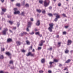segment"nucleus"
<instances>
[{"label": "nucleus", "mask_w": 73, "mask_h": 73, "mask_svg": "<svg viewBox=\"0 0 73 73\" xmlns=\"http://www.w3.org/2000/svg\"><path fill=\"white\" fill-rule=\"evenodd\" d=\"M42 13H43L44 14H45V11L43 10L42 11Z\"/></svg>", "instance_id": "c756f323"}, {"label": "nucleus", "mask_w": 73, "mask_h": 73, "mask_svg": "<svg viewBox=\"0 0 73 73\" xmlns=\"http://www.w3.org/2000/svg\"><path fill=\"white\" fill-rule=\"evenodd\" d=\"M42 2H43V1L42 0H40L39 1V3H40V4H42Z\"/></svg>", "instance_id": "412c9836"}, {"label": "nucleus", "mask_w": 73, "mask_h": 73, "mask_svg": "<svg viewBox=\"0 0 73 73\" xmlns=\"http://www.w3.org/2000/svg\"><path fill=\"white\" fill-rule=\"evenodd\" d=\"M41 41H42V42H43V44L45 42V41H44L43 40H41L40 41L41 43Z\"/></svg>", "instance_id": "ea45409f"}, {"label": "nucleus", "mask_w": 73, "mask_h": 73, "mask_svg": "<svg viewBox=\"0 0 73 73\" xmlns=\"http://www.w3.org/2000/svg\"><path fill=\"white\" fill-rule=\"evenodd\" d=\"M12 63H13V61L12 60L10 61V64H12Z\"/></svg>", "instance_id": "a18cd8bd"}, {"label": "nucleus", "mask_w": 73, "mask_h": 73, "mask_svg": "<svg viewBox=\"0 0 73 73\" xmlns=\"http://www.w3.org/2000/svg\"><path fill=\"white\" fill-rule=\"evenodd\" d=\"M56 38H58L59 37V36L57 35L56 36Z\"/></svg>", "instance_id": "680f3d73"}, {"label": "nucleus", "mask_w": 73, "mask_h": 73, "mask_svg": "<svg viewBox=\"0 0 73 73\" xmlns=\"http://www.w3.org/2000/svg\"><path fill=\"white\" fill-rule=\"evenodd\" d=\"M38 50H40V49H41V47H38Z\"/></svg>", "instance_id": "c03bdc74"}, {"label": "nucleus", "mask_w": 73, "mask_h": 73, "mask_svg": "<svg viewBox=\"0 0 73 73\" xmlns=\"http://www.w3.org/2000/svg\"><path fill=\"white\" fill-rule=\"evenodd\" d=\"M26 43L27 45H30V42L28 40H27L26 41Z\"/></svg>", "instance_id": "f8f14e48"}, {"label": "nucleus", "mask_w": 73, "mask_h": 73, "mask_svg": "<svg viewBox=\"0 0 73 73\" xmlns=\"http://www.w3.org/2000/svg\"><path fill=\"white\" fill-rule=\"evenodd\" d=\"M41 62L42 63H44L45 62V59H42L41 60Z\"/></svg>", "instance_id": "2eb2a0df"}, {"label": "nucleus", "mask_w": 73, "mask_h": 73, "mask_svg": "<svg viewBox=\"0 0 73 73\" xmlns=\"http://www.w3.org/2000/svg\"><path fill=\"white\" fill-rule=\"evenodd\" d=\"M49 9H52V7H50L49 8Z\"/></svg>", "instance_id": "5fc2aeb1"}, {"label": "nucleus", "mask_w": 73, "mask_h": 73, "mask_svg": "<svg viewBox=\"0 0 73 73\" xmlns=\"http://www.w3.org/2000/svg\"><path fill=\"white\" fill-rule=\"evenodd\" d=\"M28 24L27 25L28 27H27V31L28 32H29V28H31V25H32V22H28Z\"/></svg>", "instance_id": "7ed1b4c3"}, {"label": "nucleus", "mask_w": 73, "mask_h": 73, "mask_svg": "<svg viewBox=\"0 0 73 73\" xmlns=\"http://www.w3.org/2000/svg\"><path fill=\"white\" fill-rule=\"evenodd\" d=\"M16 43L17 44V45L18 46L20 45V44H21V42L19 41H17L16 42Z\"/></svg>", "instance_id": "0eeeda50"}, {"label": "nucleus", "mask_w": 73, "mask_h": 73, "mask_svg": "<svg viewBox=\"0 0 73 73\" xmlns=\"http://www.w3.org/2000/svg\"><path fill=\"white\" fill-rule=\"evenodd\" d=\"M72 52H73V50H72L70 51L71 53H72Z\"/></svg>", "instance_id": "e2e57ef3"}, {"label": "nucleus", "mask_w": 73, "mask_h": 73, "mask_svg": "<svg viewBox=\"0 0 73 73\" xmlns=\"http://www.w3.org/2000/svg\"><path fill=\"white\" fill-rule=\"evenodd\" d=\"M0 73H3V71H1L0 72Z\"/></svg>", "instance_id": "052dcab7"}, {"label": "nucleus", "mask_w": 73, "mask_h": 73, "mask_svg": "<svg viewBox=\"0 0 73 73\" xmlns=\"http://www.w3.org/2000/svg\"><path fill=\"white\" fill-rule=\"evenodd\" d=\"M49 4V0H45L44 2V7H46Z\"/></svg>", "instance_id": "f03ea898"}, {"label": "nucleus", "mask_w": 73, "mask_h": 73, "mask_svg": "<svg viewBox=\"0 0 73 73\" xmlns=\"http://www.w3.org/2000/svg\"><path fill=\"white\" fill-rule=\"evenodd\" d=\"M69 52V50H67L65 51V53H68Z\"/></svg>", "instance_id": "aec40b11"}, {"label": "nucleus", "mask_w": 73, "mask_h": 73, "mask_svg": "<svg viewBox=\"0 0 73 73\" xmlns=\"http://www.w3.org/2000/svg\"><path fill=\"white\" fill-rule=\"evenodd\" d=\"M1 1L2 3H3V2L4 1V0H1Z\"/></svg>", "instance_id": "603ef678"}, {"label": "nucleus", "mask_w": 73, "mask_h": 73, "mask_svg": "<svg viewBox=\"0 0 73 73\" xmlns=\"http://www.w3.org/2000/svg\"><path fill=\"white\" fill-rule=\"evenodd\" d=\"M33 52H35V49H33Z\"/></svg>", "instance_id": "338daca9"}, {"label": "nucleus", "mask_w": 73, "mask_h": 73, "mask_svg": "<svg viewBox=\"0 0 73 73\" xmlns=\"http://www.w3.org/2000/svg\"><path fill=\"white\" fill-rule=\"evenodd\" d=\"M21 35L22 36H24V34L23 33H21Z\"/></svg>", "instance_id": "3c124183"}, {"label": "nucleus", "mask_w": 73, "mask_h": 73, "mask_svg": "<svg viewBox=\"0 0 73 73\" xmlns=\"http://www.w3.org/2000/svg\"><path fill=\"white\" fill-rule=\"evenodd\" d=\"M53 63H54V62H50L49 63V64H50V65H52V64H53Z\"/></svg>", "instance_id": "f704fd0d"}, {"label": "nucleus", "mask_w": 73, "mask_h": 73, "mask_svg": "<svg viewBox=\"0 0 73 73\" xmlns=\"http://www.w3.org/2000/svg\"><path fill=\"white\" fill-rule=\"evenodd\" d=\"M66 32L65 31L63 32V35H66Z\"/></svg>", "instance_id": "72a5a7b5"}, {"label": "nucleus", "mask_w": 73, "mask_h": 73, "mask_svg": "<svg viewBox=\"0 0 73 73\" xmlns=\"http://www.w3.org/2000/svg\"><path fill=\"white\" fill-rule=\"evenodd\" d=\"M21 51L23 52V53H24L26 51L25 50H22Z\"/></svg>", "instance_id": "7c9ffc66"}, {"label": "nucleus", "mask_w": 73, "mask_h": 73, "mask_svg": "<svg viewBox=\"0 0 73 73\" xmlns=\"http://www.w3.org/2000/svg\"><path fill=\"white\" fill-rule=\"evenodd\" d=\"M23 33L24 34V35H27V33L26 32H23Z\"/></svg>", "instance_id": "09e8293b"}, {"label": "nucleus", "mask_w": 73, "mask_h": 73, "mask_svg": "<svg viewBox=\"0 0 73 73\" xmlns=\"http://www.w3.org/2000/svg\"><path fill=\"white\" fill-rule=\"evenodd\" d=\"M61 4L60 3H58V6L59 7H60V6H61Z\"/></svg>", "instance_id": "58836bf2"}, {"label": "nucleus", "mask_w": 73, "mask_h": 73, "mask_svg": "<svg viewBox=\"0 0 73 73\" xmlns=\"http://www.w3.org/2000/svg\"><path fill=\"white\" fill-rule=\"evenodd\" d=\"M64 27L65 28H68L69 27V26H66Z\"/></svg>", "instance_id": "de8ad7c7"}, {"label": "nucleus", "mask_w": 73, "mask_h": 73, "mask_svg": "<svg viewBox=\"0 0 73 73\" xmlns=\"http://www.w3.org/2000/svg\"><path fill=\"white\" fill-rule=\"evenodd\" d=\"M58 20V19H57V18H56L55 19H54V21H55L56 22V21H57Z\"/></svg>", "instance_id": "e433bc0d"}, {"label": "nucleus", "mask_w": 73, "mask_h": 73, "mask_svg": "<svg viewBox=\"0 0 73 73\" xmlns=\"http://www.w3.org/2000/svg\"><path fill=\"white\" fill-rule=\"evenodd\" d=\"M30 48H31V49H32V46H31L30 47Z\"/></svg>", "instance_id": "774afa93"}, {"label": "nucleus", "mask_w": 73, "mask_h": 73, "mask_svg": "<svg viewBox=\"0 0 73 73\" xmlns=\"http://www.w3.org/2000/svg\"><path fill=\"white\" fill-rule=\"evenodd\" d=\"M43 42H42V41H41V43H39V46H42V45H43Z\"/></svg>", "instance_id": "9b49d317"}, {"label": "nucleus", "mask_w": 73, "mask_h": 73, "mask_svg": "<svg viewBox=\"0 0 73 73\" xmlns=\"http://www.w3.org/2000/svg\"><path fill=\"white\" fill-rule=\"evenodd\" d=\"M8 18H10L11 17V16H8Z\"/></svg>", "instance_id": "0e129e2a"}, {"label": "nucleus", "mask_w": 73, "mask_h": 73, "mask_svg": "<svg viewBox=\"0 0 73 73\" xmlns=\"http://www.w3.org/2000/svg\"><path fill=\"white\" fill-rule=\"evenodd\" d=\"M29 34H30V35H33V34H34V32H32L31 33H30Z\"/></svg>", "instance_id": "5701e85b"}, {"label": "nucleus", "mask_w": 73, "mask_h": 73, "mask_svg": "<svg viewBox=\"0 0 73 73\" xmlns=\"http://www.w3.org/2000/svg\"><path fill=\"white\" fill-rule=\"evenodd\" d=\"M4 31L5 32H7L8 31V29L7 28H5L4 29Z\"/></svg>", "instance_id": "f3484780"}, {"label": "nucleus", "mask_w": 73, "mask_h": 73, "mask_svg": "<svg viewBox=\"0 0 73 73\" xmlns=\"http://www.w3.org/2000/svg\"><path fill=\"white\" fill-rule=\"evenodd\" d=\"M36 11L38 13H41V10L39 9H36Z\"/></svg>", "instance_id": "1a4fd4ad"}, {"label": "nucleus", "mask_w": 73, "mask_h": 73, "mask_svg": "<svg viewBox=\"0 0 73 73\" xmlns=\"http://www.w3.org/2000/svg\"><path fill=\"white\" fill-rule=\"evenodd\" d=\"M52 47H51L50 48V49H49V50H52Z\"/></svg>", "instance_id": "bf43d9fd"}, {"label": "nucleus", "mask_w": 73, "mask_h": 73, "mask_svg": "<svg viewBox=\"0 0 73 73\" xmlns=\"http://www.w3.org/2000/svg\"><path fill=\"white\" fill-rule=\"evenodd\" d=\"M3 14H4V12H2V13H1V15H3Z\"/></svg>", "instance_id": "69168bd1"}, {"label": "nucleus", "mask_w": 73, "mask_h": 73, "mask_svg": "<svg viewBox=\"0 0 73 73\" xmlns=\"http://www.w3.org/2000/svg\"><path fill=\"white\" fill-rule=\"evenodd\" d=\"M62 15L63 17H66V15L64 14H63Z\"/></svg>", "instance_id": "4be33fe9"}, {"label": "nucleus", "mask_w": 73, "mask_h": 73, "mask_svg": "<svg viewBox=\"0 0 73 73\" xmlns=\"http://www.w3.org/2000/svg\"><path fill=\"white\" fill-rule=\"evenodd\" d=\"M67 69V68H65L64 69V70H65Z\"/></svg>", "instance_id": "13d9d810"}, {"label": "nucleus", "mask_w": 73, "mask_h": 73, "mask_svg": "<svg viewBox=\"0 0 73 73\" xmlns=\"http://www.w3.org/2000/svg\"><path fill=\"white\" fill-rule=\"evenodd\" d=\"M25 6L26 7H29V5L28 4H26L25 5Z\"/></svg>", "instance_id": "473e14b6"}, {"label": "nucleus", "mask_w": 73, "mask_h": 73, "mask_svg": "<svg viewBox=\"0 0 73 73\" xmlns=\"http://www.w3.org/2000/svg\"><path fill=\"white\" fill-rule=\"evenodd\" d=\"M48 15L50 16H52L53 15L52 14V13H49L48 14Z\"/></svg>", "instance_id": "b1692460"}, {"label": "nucleus", "mask_w": 73, "mask_h": 73, "mask_svg": "<svg viewBox=\"0 0 73 73\" xmlns=\"http://www.w3.org/2000/svg\"><path fill=\"white\" fill-rule=\"evenodd\" d=\"M56 19H58L60 18V16L58 15H57L56 16Z\"/></svg>", "instance_id": "6ab92c4d"}, {"label": "nucleus", "mask_w": 73, "mask_h": 73, "mask_svg": "<svg viewBox=\"0 0 73 73\" xmlns=\"http://www.w3.org/2000/svg\"><path fill=\"white\" fill-rule=\"evenodd\" d=\"M25 14V12H22L21 13L22 15H23V16H24V15Z\"/></svg>", "instance_id": "bb28decb"}, {"label": "nucleus", "mask_w": 73, "mask_h": 73, "mask_svg": "<svg viewBox=\"0 0 73 73\" xmlns=\"http://www.w3.org/2000/svg\"><path fill=\"white\" fill-rule=\"evenodd\" d=\"M54 62H58V60L57 59H54Z\"/></svg>", "instance_id": "393cba45"}, {"label": "nucleus", "mask_w": 73, "mask_h": 73, "mask_svg": "<svg viewBox=\"0 0 73 73\" xmlns=\"http://www.w3.org/2000/svg\"><path fill=\"white\" fill-rule=\"evenodd\" d=\"M72 41H71V40H69L68 41V44H67V45H70V44H72Z\"/></svg>", "instance_id": "423d86ee"}, {"label": "nucleus", "mask_w": 73, "mask_h": 73, "mask_svg": "<svg viewBox=\"0 0 73 73\" xmlns=\"http://www.w3.org/2000/svg\"><path fill=\"white\" fill-rule=\"evenodd\" d=\"M7 41L8 42L12 41V39L9 38L7 39Z\"/></svg>", "instance_id": "6e6552de"}, {"label": "nucleus", "mask_w": 73, "mask_h": 73, "mask_svg": "<svg viewBox=\"0 0 73 73\" xmlns=\"http://www.w3.org/2000/svg\"><path fill=\"white\" fill-rule=\"evenodd\" d=\"M48 72L49 73H52V71H51V70H49L48 71Z\"/></svg>", "instance_id": "37998d69"}, {"label": "nucleus", "mask_w": 73, "mask_h": 73, "mask_svg": "<svg viewBox=\"0 0 73 73\" xmlns=\"http://www.w3.org/2000/svg\"><path fill=\"white\" fill-rule=\"evenodd\" d=\"M6 54L8 55V56H10L11 55V53L9 52H6Z\"/></svg>", "instance_id": "dca6fc26"}, {"label": "nucleus", "mask_w": 73, "mask_h": 73, "mask_svg": "<svg viewBox=\"0 0 73 73\" xmlns=\"http://www.w3.org/2000/svg\"><path fill=\"white\" fill-rule=\"evenodd\" d=\"M31 52H29L28 54H27L26 55L27 56V57L28 56H29L30 55H31Z\"/></svg>", "instance_id": "4468645a"}, {"label": "nucleus", "mask_w": 73, "mask_h": 73, "mask_svg": "<svg viewBox=\"0 0 73 73\" xmlns=\"http://www.w3.org/2000/svg\"><path fill=\"white\" fill-rule=\"evenodd\" d=\"M54 15H56V16L58 15L57 14H56V13L54 14Z\"/></svg>", "instance_id": "4d7b16f0"}, {"label": "nucleus", "mask_w": 73, "mask_h": 73, "mask_svg": "<svg viewBox=\"0 0 73 73\" xmlns=\"http://www.w3.org/2000/svg\"><path fill=\"white\" fill-rule=\"evenodd\" d=\"M14 10L15 11V12L14 13V14L15 15L20 13V11H17V8H14Z\"/></svg>", "instance_id": "20e7f679"}, {"label": "nucleus", "mask_w": 73, "mask_h": 73, "mask_svg": "<svg viewBox=\"0 0 73 73\" xmlns=\"http://www.w3.org/2000/svg\"><path fill=\"white\" fill-rule=\"evenodd\" d=\"M2 10L3 12H4L6 11V9H2Z\"/></svg>", "instance_id": "a211bd4d"}, {"label": "nucleus", "mask_w": 73, "mask_h": 73, "mask_svg": "<svg viewBox=\"0 0 73 73\" xmlns=\"http://www.w3.org/2000/svg\"><path fill=\"white\" fill-rule=\"evenodd\" d=\"M16 29V27H15L13 28V30H15V29Z\"/></svg>", "instance_id": "8fccbe9b"}, {"label": "nucleus", "mask_w": 73, "mask_h": 73, "mask_svg": "<svg viewBox=\"0 0 73 73\" xmlns=\"http://www.w3.org/2000/svg\"><path fill=\"white\" fill-rule=\"evenodd\" d=\"M11 69H13V68H14L13 66L11 67Z\"/></svg>", "instance_id": "864d4df0"}, {"label": "nucleus", "mask_w": 73, "mask_h": 73, "mask_svg": "<svg viewBox=\"0 0 73 73\" xmlns=\"http://www.w3.org/2000/svg\"><path fill=\"white\" fill-rule=\"evenodd\" d=\"M30 20H31V21H33V19L32 18H30Z\"/></svg>", "instance_id": "4c0bfd02"}, {"label": "nucleus", "mask_w": 73, "mask_h": 73, "mask_svg": "<svg viewBox=\"0 0 73 73\" xmlns=\"http://www.w3.org/2000/svg\"><path fill=\"white\" fill-rule=\"evenodd\" d=\"M49 25L50 27L48 28V29L50 32H52V29H53V26L54 25L53 23H51Z\"/></svg>", "instance_id": "f257e3e1"}, {"label": "nucleus", "mask_w": 73, "mask_h": 73, "mask_svg": "<svg viewBox=\"0 0 73 73\" xmlns=\"http://www.w3.org/2000/svg\"><path fill=\"white\" fill-rule=\"evenodd\" d=\"M60 44H61V43L58 42V46H60Z\"/></svg>", "instance_id": "c9c22d12"}, {"label": "nucleus", "mask_w": 73, "mask_h": 73, "mask_svg": "<svg viewBox=\"0 0 73 73\" xmlns=\"http://www.w3.org/2000/svg\"><path fill=\"white\" fill-rule=\"evenodd\" d=\"M35 35H40V34L39 33V32H37L35 33Z\"/></svg>", "instance_id": "c85d7f7f"}, {"label": "nucleus", "mask_w": 73, "mask_h": 73, "mask_svg": "<svg viewBox=\"0 0 73 73\" xmlns=\"http://www.w3.org/2000/svg\"><path fill=\"white\" fill-rule=\"evenodd\" d=\"M5 50V49L3 48V49L1 50V51H4Z\"/></svg>", "instance_id": "6e6d98bb"}, {"label": "nucleus", "mask_w": 73, "mask_h": 73, "mask_svg": "<svg viewBox=\"0 0 73 73\" xmlns=\"http://www.w3.org/2000/svg\"><path fill=\"white\" fill-rule=\"evenodd\" d=\"M2 33L3 34V35H6V31H4V30H3L2 31Z\"/></svg>", "instance_id": "9d476101"}, {"label": "nucleus", "mask_w": 73, "mask_h": 73, "mask_svg": "<svg viewBox=\"0 0 73 73\" xmlns=\"http://www.w3.org/2000/svg\"><path fill=\"white\" fill-rule=\"evenodd\" d=\"M9 23H10V24H13V22L12 21H9Z\"/></svg>", "instance_id": "2f4dec72"}, {"label": "nucleus", "mask_w": 73, "mask_h": 73, "mask_svg": "<svg viewBox=\"0 0 73 73\" xmlns=\"http://www.w3.org/2000/svg\"><path fill=\"white\" fill-rule=\"evenodd\" d=\"M35 54H32V53L31 52V56H35Z\"/></svg>", "instance_id": "cd10ccee"}, {"label": "nucleus", "mask_w": 73, "mask_h": 73, "mask_svg": "<svg viewBox=\"0 0 73 73\" xmlns=\"http://www.w3.org/2000/svg\"><path fill=\"white\" fill-rule=\"evenodd\" d=\"M59 66L60 67H61V66H62V64H60Z\"/></svg>", "instance_id": "49530a36"}, {"label": "nucleus", "mask_w": 73, "mask_h": 73, "mask_svg": "<svg viewBox=\"0 0 73 73\" xmlns=\"http://www.w3.org/2000/svg\"><path fill=\"white\" fill-rule=\"evenodd\" d=\"M17 26L18 27H19L20 26V23H17Z\"/></svg>", "instance_id": "a878e982"}, {"label": "nucleus", "mask_w": 73, "mask_h": 73, "mask_svg": "<svg viewBox=\"0 0 73 73\" xmlns=\"http://www.w3.org/2000/svg\"><path fill=\"white\" fill-rule=\"evenodd\" d=\"M39 72L40 73H43V71L42 70H40L39 71Z\"/></svg>", "instance_id": "a19ab883"}, {"label": "nucleus", "mask_w": 73, "mask_h": 73, "mask_svg": "<svg viewBox=\"0 0 73 73\" xmlns=\"http://www.w3.org/2000/svg\"><path fill=\"white\" fill-rule=\"evenodd\" d=\"M40 24V22L39 20H38L36 23V25L37 26H39Z\"/></svg>", "instance_id": "39448f33"}, {"label": "nucleus", "mask_w": 73, "mask_h": 73, "mask_svg": "<svg viewBox=\"0 0 73 73\" xmlns=\"http://www.w3.org/2000/svg\"><path fill=\"white\" fill-rule=\"evenodd\" d=\"M17 6H18V7H19L20 6V4H19V3H17Z\"/></svg>", "instance_id": "79ce46f5"}, {"label": "nucleus", "mask_w": 73, "mask_h": 73, "mask_svg": "<svg viewBox=\"0 0 73 73\" xmlns=\"http://www.w3.org/2000/svg\"><path fill=\"white\" fill-rule=\"evenodd\" d=\"M70 60L69 59L65 63H69V62H70Z\"/></svg>", "instance_id": "ddd939ff"}]
</instances>
